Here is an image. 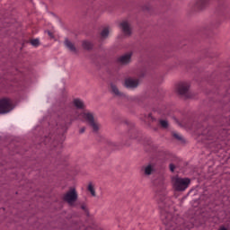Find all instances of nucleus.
Wrapping results in <instances>:
<instances>
[{"label":"nucleus","mask_w":230,"mask_h":230,"mask_svg":"<svg viewBox=\"0 0 230 230\" xmlns=\"http://www.w3.org/2000/svg\"><path fill=\"white\" fill-rule=\"evenodd\" d=\"M130 58H132V53L129 52L119 58L118 62L124 65L128 64L130 62Z\"/></svg>","instance_id":"nucleus-9"},{"label":"nucleus","mask_w":230,"mask_h":230,"mask_svg":"<svg viewBox=\"0 0 230 230\" xmlns=\"http://www.w3.org/2000/svg\"><path fill=\"white\" fill-rule=\"evenodd\" d=\"M159 123H160L161 127H163V128H168V120L160 119Z\"/></svg>","instance_id":"nucleus-18"},{"label":"nucleus","mask_w":230,"mask_h":230,"mask_svg":"<svg viewBox=\"0 0 230 230\" xmlns=\"http://www.w3.org/2000/svg\"><path fill=\"white\" fill-rule=\"evenodd\" d=\"M65 46L70 50V51H76V49L75 48V45H73V43L69 40H65Z\"/></svg>","instance_id":"nucleus-14"},{"label":"nucleus","mask_w":230,"mask_h":230,"mask_svg":"<svg viewBox=\"0 0 230 230\" xmlns=\"http://www.w3.org/2000/svg\"><path fill=\"white\" fill-rule=\"evenodd\" d=\"M74 105H75V107H76V109H84V107H85L84 101H82L80 99H75Z\"/></svg>","instance_id":"nucleus-11"},{"label":"nucleus","mask_w":230,"mask_h":230,"mask_svg":"<svg viewBox=\"0 0 230 230\" xmlns=\"http://www.w3.org/2000/svg\"><path fill=\"white\" fill-rule=\"evenodd\" d=\"M109 28H105L102 30V31L101 32L102 37H103V39H105L106 37H109Z\"/></svg>","instance_id":"nucleus-17"},{"label":"nucleus","mask_w":230,"mask_h":230,"mask_svg":"<svg viewBox=\"0 0 230 230\" xmlns=\"http://www.w3.org/2000/svg\"><path fill=\"white\" fill-rule=\"evenodd\" d=\"M83 48H84V49H91L93 48V43L90 41H84Z\"/></svg>","instance_id":"nucleus-16"},{"label":"nucleus","mask_w":230,"mask_h":230,"mask_svg":"<svg viewBox=\"0 0 230 230\" xmlns=\"http://www.w3.org/2000/svg\"><path fill=\"white\" fill-rule=\"evenodd\" d=\"M148 119H152V115H149V116H148Z\"/></svg>","instance_id":"nucleus-24"},{"label":"nucleus","mask_w":230,"mask_h":230,"mask_svg":"<svg viewBox=\"0 0 230 230\" xmlns=\"http://www.w3.org/2000/svg\"><path fill=\"white\" fill-rule=\"evenodd\" d=\"M178 93L181 96H185L186 98L190 97V84L188 83H181L178 85Z\"/></svg>","instance_id":"nucleus-6"},{"label":"nucleus","mask_w":230,"mask_h":230,"mask_svg":"<svg viewBox=\"0 0 230 230\" xmlns=\"http://www.w3.org/2000/svg\"><path fill=\"white\" fill-rule=\"evenodd\" d=\"M31 46H34L35 48H37V46H39V44H40V41H39V40H31Z\"/></svg>","instance_id":"nucleus-19"},{"label":"nucleus","mask_w":230,"mask_h":230,"mask_svg":"<svg viewBox=\"0 0 230 230\" xmlns=\"http://www.w3.org/2000/svg\"><path fill=\"white\" fill-rule=\"evenodd\" d=\"M78 119L87 121L93 132H98L100 130V122H98V120L94 118V115L89 111L84 110L81 114L78 115Z\"/></svg>","instance_id":"nucleus-2"},{"label":"nucleus","mask_w":230,"mask_h":230,"mask_svg":"<svg viewBox=\"0 0 230 230\" xmlns=\"http://www.w3.org/2000/svg\"><path fill=\"white\" fill-rule=\"evenodd\" d=\"M65 202H67L69 206H73L76 200H78V192H76V189L71 188L64 195Z\"/></svg>","instance_id":"nucleus-4"},{"label":"nucleus","mask_w":230,"mask_h":230,"mask_svg":"<svg viewBox=\"0 0 230 230\" xmlns=\"http://www.w3.org/2000/svg\"><path fill=\"white\" fill-rule=\"evenodd\" d=\"M162 222L165 226V230H182L183 220L181 217L172 213H163Z\"/></svg>","instance_id":"nucleus-1"},{"label":"nucleus","mask_w":230,"mask_h":230,"mask_svg":"<svg viewBox=\"0 0 230 230\" xmlns=\"http://www.w3.org/2000/svg\"><path fill=\"white\" fill-rule=\"evenodd\" d=\"M124 85L127 89H136L139 85V79H135L132 77L126 78L124 81Z\"/></svg>","instance_id":"nucleus-7"},{"label":"nucleus","mask_w":230,"mask_h":230,"mask_svg":"<svg viewBox=\"0 0 230 230\" xmlns=\"http://www.w3.org/2000/svg\"><path fill=\"white\" fill-rule=\"evenodd\" d=\"M85 132V128H82L81 129H80V134H84Z\"/></svg>","instance_id":"nucleus-22"},{"label":"nucleus","mask_w":230,"mask_h":230,"mask_svg":"<svg viewBox=\"0 0 230 230\" xmlns=\"http://www.w3.org/2000/svg\"><path fill=\"white\" fill-rule=\"evenodd\" d=\"M174 137H176V139H181V136H179V134H174Z\"/></svg>","instance_id":"nucleus-23"},{"label":"nucleus","mask_w":230,"mask_h":230,"mask_svg":"<svg viewBox=\"0 0 230 230\" xmlns=\"http://www.w3.org/2000/svg\"><path fill=\"white\" fill-rule=\"evenodd\" d=\"M209 4V0H196L195 6L198 10H204Z\"/></svg>","instance_id":"nucleus-10"},{"label":"nucleus","mask_w":230,"mask_h":230,"mask_svg":"<svg viewBox=\"0 0 230 230\" xmlns=\"http://www.w3.org/2000/svg\"><path fill=\"white\" fill-rule=\"evenodd\" d=\"M47 33H48L49 37L53 39V33H51V31H48Z\"/></svg>","instance_id":"nucleus-21"},{"label":"nucleus","mask_w":230,"mask_h":230,"mask_svg":"<svg viewBox=\"0 0 230 230\" xmlns=\"http://www.w3.org/2000/svg\"><path fill=\"white\" fill-rule=\"evenodd\" d=\"M88 191H90L93 197H96V191L94 190V185H93V183H89Z\"/></svg>","instance_id":"nucleus-15"},{"label":"nucleus","mask_w":230,"mask_h":230,"mask_svg":"<svg viewBox=\"0 0 230 230\" xmlns=\"http://www.w3.org/2000/svg\"><path fill=\"white\" fill-rule=\"evenodd\" d=\"M13 110V104L12 101L8 98H4L0 100V114H6L10 111Z\"/></svg>","instance_id":"nucleus-5"},{"label":"nucleus","mask_w":230,"mask_h":230,"mask_svg":"<svg viewBox=\"0 0 230 230\" xmlns=\"http://www.w3.org/2000/svg\"><path fill=\"white\" fill-rule=\"evenodd\" d=\"M154 172V165L148 164L144 167V173L145 175H152V172Z\"/></svg>","instance_id":"nucleus-12"},{"label":"nucleus","mask_w":230,"mask_h":230,"mask_svg":"<svg viewBox=\"0 0 230 230\" xmlns=\"http://www.w3.org/2000/svg\"><path fill=\"white\" fill-rule=\"evenodd\" d=\"M172 182L176 191H184L190 186L191 181L189 178H179L176 176L172 179Z\"/></svg>","instance_id":"nucleus-3"},{"label":"nucleus","mask_w":230,"mask_h":230,"mask_svg":"<svg viewBox=\"0 0 230 230\" xmlns=\"http://www.w3.org/2000/svg\"><path fill=\"white\" fill-rule=\"evenodd\" d=\"M120 30L123 31L124 35H130L132 33V28L130 27V23L127 21H123L119 24Z\"/></svg>","instance_id":"nucleus-8"},{"label":"nucleus","mask_w":230,"mask_h":230,"mask_svg":"<svg viewBox=\"0 0 230 230\" xmlns=\"http://www.w3.org/2000/svg\"><path fill=\"white\" fill-rule=\"evenodd\" d=\"M170 170L171 172H174L175 170V165H173L172 164H170Z\"/></svg>","instance_id":"nucleus-20"},{"label":"nucleus","mask_w":230,"mask_h":230,"mask_svg":"<svg viewBox=\"0 0 230 230\" xmlns=\"http://www.w3.org/2000/svg\"><path fill=\"white\" fill-rule=\"evenodd\" d=\"M111 93H113V94H115L116 96H123V93H121L119 92V90L118 89V86H116V84H111Z\"/></svg>","instance_id":"nucleus-13"}]
</instances>
